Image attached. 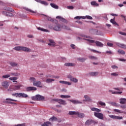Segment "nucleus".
<instances>
[{
  "label": "nucleus",
  "instance_id": "1",
  "mask_svg": "<svg viewBox=\"0 0 126 126\" xmlns=\"http://www.w3.org/2000/svg\"><path fill=\"white\" fill-rule=\"evenodd\" d=\"M91 111H93V112H97L94 113V117L98 118V119H99V120H103V119H104V115L102 113H99L101 112V110L95 107H93L91 108Z\"/></svg>",
  "mask_w": 126,
  "mask_h": 126
},
{
  "label": "nucleus",
  "instance_id": "2",
  "mask_svg": "<svg viewBox=\"0 0 126 126\" xmlns=\"http://www.w3.org/2000/svg\"><path fill=\"white\" fill-rule=\"evenodd\" d=\"M53 29L55 31H61L62 29H65L66 30H69V28L65 25L57 24L53 27Z\"/></svg>",
  "mask_w": 126,
  "mask_h": 126
},
{
  "label": "nucleus",
  "instance_id": "3",
  "mask_svg": "<svg viewBox=\"0 0 126 126\" xmlns=\"http://www.w3.org/2000/svg\"><path fill=\"white\" fill-rule=\"evenodd\" d=\"M30 80L31 81V82H32L33 86H37V87H40V88L43 87L42 82L40 81H36V78L34 77H30Z\"/></svg>",
  "mask_w": 126,
  "mask_h": 126
},
{
  "label": "nucleus",
  "instance_id": "4",
  "mask_svg": "<svg viewBox=\"0 0 126 126\" xmlns=\"http://www.w3.org/2000/svg\"><path fill=\"white\" fill-rule=\"evenodd\" d=\"M53 101H56V102H58L59 104H61V105H66V102L65 100H63L61 99H53Z\"/></svg>",
  "mask_w": 126,
  "mask_h": 126
},
{
  "label": "nucleus",
  "instance_id": "5",
  "mask_svg": "<svg viewBox=\"0 0 126 126\" xmlns=\"http://www.w3.org/2000/svg\"><path fill=\"white\" fill-rule=\"evenodd\" d=\"M109 117L111 119H114V120H123V117L117 116L116 115H109Z\"/></svg>",
  "mask_w": 126,
  "mask_h": 126
},
{
  "label": "nucleus",
  "instance_id": "6",
  "mask_svg": "<svg viewBox=\"0 0 126 126\" xmlns=\"http://www.w3.org/2000/svg\"><path fill=\"white\" fill-rule=\"evenodd\" d=\"M26 90L28 92L29 91H36V90H37V88L34 87H29L26 88Z\"/></svg>",
  "mask_w": 126,
  "mask_h": 126
},
{
  "label": "nucleus",
  "instance_id": "7",
  "mask_svg": "<svg viewBox=\"0 0 126 126\" xmlns=\"http://www.w3.org/2000/svg\"><path fill=\"white\" fill-rule=\"evenodd\" d=\"M68 78H69L70 81H72L75 83L78 82V80L77 79L72 77V76L69 75L68 76Z\"/></svg>",
  "mask_w": 126,
  "mask_h": 126
},
{
  "label": "nucleus",
  "instance_id": "8",
  "mask_svg": "<svg viewBox=\"0 0 126 126\" xmlns=\"http://www.w3.org/2000/svg\"><path fill=\"white\" fill-rule=\"evenodd\" d=\"M2 14L5 15V16H13V14H12V13L6 11H3Z\"/></svg>",
  "mask_w": 126,
  "mask_h": 126
},
{
  "label": "nucleus",
  "instance_id": "9",
  "mask_svg": "<svg viewBox=\"0 0 126 126\" xmlns=\"http://www.w3.org/2000/svg\"><path fill=\"white\" fill-rule=\"evenodd\" d=\"M21 51L23 52H31V49H29L28 47L21 46Z\"/></svg>",
  "mask_w": 126,
  "mask_h": 126
},
{
  "label": "nucleus",
  "instance_id": "10",
  "mask_svg": "<svg viewBox=\"0 0 126 126\" xmlns=\"http://www.w3.org/2000/svg\"><path fill=\"white\" fill-rule=\"evenodd\" d=\"M36 100H37L38 101H41L45 99V97H44V96H41L40 94H36Z\"/></svg>",
  "mask_w": 126,
  "mask_h": 126
},
{
  "label": "nucleus",
  "instance_id": "11",
  "mask_svg": "<svg viewBox=\"0 0 126 126\" xmlns=\"http://www.w3.org/2000/svg\"><path fill=\"white\" fill-rule=\"evenodd\" d=\"M27 98L28 97V95L25 93H19V97L20 98Z\"/></svg>",
  "mask_w": 126,
  "mask_h": 126
},
{
  "label": "nucleus",
  "instance_id": "12",
  "mask_svg": "<svg viewBox=\"0 0 126 126\" xmlns=\"http://www.w3.org/2000/svg\"><path fill=\"white\" fill-rule=\"evenodd\" d=\"M9 64L10 66H12L13 67H18V63L15 62H10Z\"/></svg>",
  "mask_w": 126,
  "mask_h": 126
},
{
  "label": "nucleus",
  "instance_id": "13",
  "mask_svg": "<svg viewBox=\"0 0 126 126\" xmlns=\"http://www.w3.org/2000/svg\"><path fill=\"white\" fill-rule=\"evenodd\" d=\"M37 2L44 4V5H48V3L46 1H42L41 0H35Z\"/></svg>",
  "mask_w": 126,
  "mask_h": 126
},
{
  "label": "nucleus",
  "instance_id": "14",
  "mask_svg": "<svg viewBox=\"0 0 126 126\" xmlns=\"http://www.w3.org/2000/svg\"><path fill=\"white\" fill-rule=\"evenodd\" d=\"M48 41L50 42L48 43L49 46H55L56 45V42L53 39H49Z\"/></svg>",
  "mask_w": 126,
  "mask_h": 126
},
{
  "label": "nucleus",
  "instance_id": "15",
  "mask_svg": "<svg viewBox=\"0 0 126 126\" xmlns=\"http://www.w3.org/2000/svg\"><path fill=\"white\" fill-rule=\"evenodd\" d=\"M95 44H96V46H97V47H103V46H104V44H103V43H102V42H100V41H96L95 42H94Z\"/></svg>",
  "mask_w": 126,
  "mask_h": 126
},
{
  "label": "nucleus",
  "instance_id": "16",
  "mask_svg": "<svg viewBox=\"0 0 126 126\" xmlns=\"http://www.w3.org/2000/svg\"><path fill=\"white\" fill-rule=\"evenodd\" d=\"M76 116H78V118H84V117H85L84 114L82 113H79L78 112H77Z\"/></svg>",
  "mask_w": 126,
  "mask_h": 126
},
{
  "label": "nucleus",
  "instance_id": "17",
  "mask_svg": "<svg viewBox=\"0 0 126 126\" xmlns=\"http://www.w3.org/2000/svg\"><path fill=\"white\" fill-rule=\"evenodd\" d=\"M2 86L3 87H4V88H8V86H9V85L8 84V82H3L2 83Z\"/></svg>",
  "mask_w": 126,
  "mask_h": 126
},
{
  "label": "nucleus",
  "instance_id": "18",
  "mask_svg": "<svg viewBox=\"0 0 126 126\" xmlns=\"http://www.w3.org/2000/svg\"><path fill=\"white\" fill-rule=\"evenodd\" d=\"M52 125V123L51 122L47 121L46 122H44L42 124H41V126H50Z\"/></svg>",
  "mask_w": 126,
  "mask_h": 126
},
{
  "label": "nucleus",
  "instance_id": "19",
  "mask_svg": "<svg viewBox=\"0 0 126 126\" xmlns=\"http://www.w3.org/2000/svg\"><path fill=\"white\" fill-rule=\"evenodd\" d=\"M60 83H62V84H65L67 85H71V83L69 82H66L64 81H59Z\"/></svg>",
  "mask_w": 126,
  "mask_h": 126
},
{
  "label": "nucleus",
  "instance_id": "20",
  "mask_svg": "<svg viewBox=\"0 0 126 126\" xmlns=\"http://www.w3.org/2000/svg\"><path fill=\"white\" fill-rule=\"evenodd\" d=\"M70 101L73 103V104H82V102L77 100H70Z\"/></svg>",
  "mask_w": 126,
  "mask_h": 126
},
{
  "label": "nucleus",
  "instance_id": "21",
  "mask_svg": "<svg viewBox=\"0 0 126 126\" xmlns=\"http://www.w3.org/2000/svg\"><path fill=\"white\" fill-rule=\"evenodd\" d=\"M10 76H19L20 75V73L18 72H14V73H10Z\"/></svg>",
  "mask_w": 126,
  "mask_h": 126
},
{
  "label": "nucleus",
  "instance_id": "22",
  "mask_svg": "<svg viewBox=\"0 0 126 126\" xmlns=\"http://www.w3.org/2000/svg\"><path fill=\"white\" fill-rule=\"evenodd\" d=\"M77 60L79 62H80L81 63H84L85 61L87 60V58H77Z\"/></svg>",
  "mask_w": 126,
  "mask_h": 126
},
{
  "label": "nucleus",
  "instance_id": "23",
  "mask_svg": "<svg viewBox=\"0 0 126 126\" xmlns=\"http://www.w3.org/2000/svg\"><path fill=\"white\" fill-rule=\"evenodd\" d=\"M116 45L121 48H123V49H126V45L124 44H121L119 43H117Z\"/></svg>",
  "mask_w": 126,
  "mask_h": 126
},
{
  "label": "nucleus",
  "instance_id": "24",
  "mask_svg": "<svg viewBox=\"0 0 126 126\" xmlns=\"http://www.w3.org/2000/svg\"><path fill=\"white\" fill-rule=\"evenodd\" d=\"M93 123V121L91 120H88L87 121L85 122V124L86 126H90L91 125V123Z\"/></svg>",
  "mask_w": 126,
  "mask_h": 126
},
{
  "label": "nucleus",
  "instance_id": "25",
  "mask_svg": "<svg viewBox=\"0 0 126 126\" xmlns=\"http://www.w3.org/2000/svg\"><path fill=\"white\" fill-rule=\"evenodd\" d=\"M4 10H6L7 11H10V12H12L13 11H14V10L10 7H5L4 8Z\"/></svg>",
  "mask_w": 126,
  "mask_h": 126
},
{
  "label": "nucleus",
  "instance_id": "26",
  "mask_svg": "<svg viewBox=\"0 0 126 126\" xmlns=\"http://www.w3.org/2000/svg\"><path fill=\"white\" fill-rule=\"evenodd\" d=\"M110 22L111 23H112L113 25H117V26H119V24H118V23H117V22L115 21V18H114V19H111Z\"/></svg>",
  "mask_w": 126,
  "mask_h": 126
},
{
  "label": "nucleus",
  "instance_id": "27",
  "mask_svg": "<svg viewBox=\"0 0 126 126\" xmlns=\"http://www.w3.org/2000/svg\"><path fill=\"white\" fill-rule=\"evenodd\" d=\"M50 5H51V6H52V7H53V8H55V9H59V6L56 5V4H55V3H50Z\"/></svg>",
  "mask_w": 126,
  "mask_h": 126
},
{
  "label": "nucleus",
  "instance_id": "28",
  "mask_svg": "<svg viewBox=\"0 0 126 126\" xmlns=\"http://www.w3.org/2000/svg\"><path fill=\"white\" fill-rule=\"evenodd\" d=\"M49 121H51L53 122V121H56V122H59V123L61 122V121H58V118L57 117H55V116H53L52 118H50Z\"/></svg>",
  "mask_w": 126,
  "mask_h": 126
},
{
  "label": "nucleus",
  "instance_id": "29",
  "mask_svg": "<svg viewBox=\"0 0 126 126\" xmlns=\"http://www.w3.org/2000/svg\"><path fill=\"white\" fill-rule=\"evenodd\" d=\"M64 65H65V66H74L75 64L73 63H65Z\"/></svg>",
  "mask_w": 126,
  "mask_h": 126
},
{
  "label": "nucleus",
  "instance_id": "30",
  "mask_svg": "<svg viewBox=\"0 0 126 126\" xmlns=\"http://www.w3.org/2000/svg\"><path fill=\"white\" fill-rule=\"evenodd\" d=\"M56 18H58V19H60L61 21H62L63 22H66V20L64 19L63 18H62L61 16H57L56 17Z\"/></svg>",
  "mask_w": 126,
  "mask_h": 126
},
{
  "label": "nucleus",
  "instance_id": "31",
  "mask_svg": "<svg viewBox=\"0 0 126 126\" xmlns=\"http://www.w3.org/2000/svg\"><path fill=\"white\" fill-rule=\"evenodd\" d=\"M14 50L18 52H21V46H17L14 48Z\"/></svg>",
  "mask_w": 126,
  "mask_h": 126
},
{
  "label": "nucleus",
  "instance_id": "32",
  "mask_svg": "<svg viewBox=\"0 0 126 126\" xmlns=\"http://www.w3.org/2000/svg\"><path fill=\"white\" fill-rule=\"evenodd\" d=\"M91 4L94 6H99V4L97 3L95 1H92Z\"/></svg>",
  "mask_w": 126,
  "mask_h": 126
},
{
  "label": "nucleus",
  "instance_id": "33",
  "mask_svg": "<svg viewBox=\"0 0 126 126\" xmlns=\"http://www.w3.org/2000/svg\"><path fill=\"white\" fill-rule=\"evenodd\" d=\"M75 19H77L78 20H80V19H85V16H76L74 18Z\"/></svg>",
  "mask_w": 126,
  "mask_h": 126
},
{
  "label": "nucleus",
  "instance_id": "34",
  "mask_svg": "<svg viewBox=\"0 0 126 126\" xmlns=\"http://www.w3.org/2000/svg\"><path fill=\"white\" fill-rule=\"evenodd\" d=\"M98 73H99L98 72H92L90 73V74L92 75V76H95L96 75H98Z\"/></svg>",
  "mask_w": 126,
  "mask_h": 126
},
{
  "label": "nucleus",
  "instance_id": "35",
  "mask_svg": "<svg viewBox=\"0 0 126 126\" xmlns=\"http://www.w3.org/2000/svg\"><path fill=\"white\" fill-rule=\"evenodd\" d=\"M77 114V112L76 111H69L68 114L70 115V116H73V115H75L76 116V114Z\"/></svg>",
  "mask_w": 126,
  "mask_h": 126
},
{
  "label": "nucleus",
  "instance_id": "36",
  "mask_svg": "<svg viewBox=\"0 0 126 126\" xmlns=\"http://www.w3.org/2000/svg\"><path fill=\"white\" fill-rule=\"evenodd\" d=\"M21 87V85H16L14 87L13 89L14 90H20Z\"/></svg>",
  "mask_w": 126,
  "mask_h": 126
},
{
  "label": "nucleus",
  "instance_id": "37",
  "mask_svg": "<svg viewBox=\"0 0 126 126\" xmlns=\"http://www.w3.org/2000/svg\"><path fill=\"white\" fill-rule=\"evenodd\" d=\"M53 81H55V79H47L46 80V83H51V82H53Z\"/></svg>",
  "mask_w": 126,
  "mask_h": 126
},
{
  "label": "nucleus",
  "instance_id": "38",
  "mask_svg": "<svg viewBox=\"0 0 126 126\" xmlns=\"http://www.w3.org/2000/svg\"><path fill=\"white\" fill-rule=\"evenodd\" d=\"M120 104H125L126 102V98H121L120 99Z\"/></svg>",
  "mask_w": 126,
  "mask_h": 126
},
{
  "label": "nucleus",
  "instance_id": "39",
  "mask_svg": "<svg viewBox=\"0 0 126 126\" xmlns=\"http://www.w3.org/2000/svg\"><path fill=\"white\" fill-rule=\"evenodd\" d=\"M119 54H120V55H125L126 54V52H125V51L119 49L118 51Z\"/></svg>",
  "mask_w": 126,
  "mask_h": 126
},
{
  "label": "nucleus",
  "instance_id": "40",
  "mask_svg": "<svg viewBox=\"0 0 126 126\" xmlns=\"http://www.w3.org/2000/svg\"><path fill=\"white\" fill-rule=\"evenodd\" d=\"M84 98L85 99H86V100L87 101H88V102H91V101H92V99H91L87 95H85L84 96Z\"/></svg>",
  "mask_w": 126,
  "mask_h": 126
},
{
  "label": "nucleus",
  "instance_id": "41",
  "mask_svg": "<svg viewBox=\"0 0 126 126\" xmlns=\"http://www.w3.org/2000/svg\"><path fill=\"white\" fill-rule=\"evenodd\" d=\"M98 104L100 105V106H103L104 107H106V103L105 102H103L102 101H98Z\"/></svg>",
  "mask_w": 126,
  "mask_h": 126
},
{
  "label": "nucleus",
  "instance_id": "42",
  "mask_svg": "<svg viewBox=\"0 0 126 126\" xmlns=\"http://www.w3.org/2000/svg\"><path fill=\"white\" fill-rule=\"evenodd\" d=\"M38 30H40V31H43V32H48V30H46L41 27H39L37 28Z\"/></svg>",
  "mask_w": 126,
  "mask_h": 126
},
{
  "label": "nucleus",
  "instance_id": "43",
  "mask_svg": "<svg viewBox=\"0 0 126 126\" xmlns=\"http://www.w3.org/2000/svg\"><path fill=\"white\" fill-rule=\"evenodd\" d=\"M26 10L27 11H29V12H31V13H36V12H35L30 9H28V8H26Z\"/></svg>",
  "mask_w": 126,
  "mask_h": 126
},
{
  "label": "nucleus",
  "instance_id": "44",
  "mask_svg": "<svg viewBox=\"0 0 126 126\" xmlns=\"http://www.w3.org/2000/svg\"><path fill=\"white\" fill-rule=\"evenodd\" d=\"M44 16L47 17V19L48 20V21H54V20L53 18H52L51 17L47 16L46 15H43Z\"/></svg>",
  "mask_w": 126,
  "mask_h": 126
},
{
  "label": "nucleus",
  "instance_id": "45",
  "mask_svg": "<svg viewBox=\"0 0 126 126\" xmlns=\"http://www.w3.org/2000/svg\"><path fill=\"white\" fill-rule=\"evenodd\" d=\"M88 50H90V51H92V52H93V53H97L98 54H101V52L95 50L91 49L90 48H88Z\"/></svg>",
  "mask_w": 126,
  "mask_h": 126
},
{
  "label": "nucleus",
  "instance_id": "46",
  "mask_svg": "<svg viewBox=\"0 0 126 126\" xmlns=\"http://www.w3.org/2000/svg\"><path fill=\"white\" fill-rule=\"evenodd\" d=\"M9 80H17L18 79V77H12L9 78Z\"/></svg>",
  "mask_w": 126,
  "mask_h": 126
},
{
  "label": "nucleus",
  "instance_id": "47",
  "mask_svg": "<svg viewBox=\"0 0 126 126\" xmlns=\"http://www.w3.org/2000/svg\"><path fill=\"white\" fill-rule=\"evenodd\" d=\"M109 104L110 105H111L112 106H114L115 107L117 106V103H116L115 102L110 101V102H109Z\"/></svg>",
  "mask_w": 126,
  "mask_h": 126
},
{
  "label": "nucleus",
  "instance_id": "48",
  "mask_svg": "<svg viewBox=\"0 0 126 126\" xmlns=\"http://www.w3.org/2000/svg\"><path fill=\"white\" fill-rule=\"evenodd\" d=\"M86 41H88V42H89V43H95V40H92V39H85Z\"/></svg>",
  "mask_w": 126,
  "mask_h": 126
},
{
  "label": "nucleus",
  "instance_id": "49",
  "mask_svg": "<svg viewBox=\"0 0 126 126\" xmlns=\"http://www.w3.org/2000/svg\"><path fill=\"white\" fill-rule=\"evenodd\" d=\"M60 97L61 98H70V95H61L60 96Z\"/></svg>",
  "mask_w": 126,
  "mask_h": 126
},
{
  "label": "nucleus",
  "instance_id": "50",
  "mask_svg": "<svg viewBox=\"0 0 126 126\" xmlns=\"http://www.w3.org/2000/svg\"><path fill=\"white\" fill-rule=\"evenodd\" d=\"M122 93H123V92H112V94H122Z\"/></svg>",
  "mask_w": 126,
  "mask_h": 126
},
{
  "label": "nucleus",
  "instance_id": "51",
  "mask_svg": "<svg viewBox=\"0 0 126 126\" xmlns=\"http://www.w3.org/2000/svg\"><path fill=\"white\" fill-rule=\"evenodd\" d=\"M10 76V74H6L5 75L2 76L3 78H8Z\"/></svg>",
  "mask_w": 126,
  "mask_h": 126
},
{
  "label": "nucleus",
  "instance_id": "52",
  "mask_svg": "<svg viewBox=\"0 0 126 126\" xmlns=\"http://www.w3.org/2000/svg\"><path fill=\"white\" fill-rule=\"evenodd\" d=\"M12 95L14 96V97H19V93L12 94Z\"/></svg>",
  "mask_w": 126,
  "mask_h": 126
},
{
  "label": "nucleus",
  "instance_id": "53",
  "mask_svg": "<svg viewBox=\"0 0 126 126\" xmlns=\"http://www.w3.org/2000/svg\"><path fill=\"white\" fill-rule=\"evenodd\" d=\"M114 90H117L118 91H123V88H114Z\"/></svg>",
  "mask_w": 126,
  "mask_h": 126
},
{
  "label": "nucleus",
  "instance_id": "54",
  "mask_svg": "<svg viewBox=\"0 0 126 126\" xmlns=\"http://www.w3.org/2000/svg\"><path fill=\"white\" fill-rule=\"evenodd\" d=\"M5 103H7V104H11L12 105H16V103L11 101H5Z\"/></svg>",
  "mask_w": 126,
  "mask_h": 126
},
{
  "label": "nucleus",
  "instance_id": "55",
  "mask_svg": "<svg viewBox=\"0 0 126 126\" xmlns=\"http://www.w3.org/2000/svg\"><path fill=\"white\" fill-rule=\"evenodd\" d=\"M90 59H91V60H95V61H97V60H98V58L94 56H91L90 57Z\"/></svg>",
  "mask_w": 126,
  "mask_h": 126
},
{
  "label": "nucleus",
  "instance_id": "56",
  "mask_svg": "<svg viewBox=\"0 0 126 126\" xmlns=\"http://www.w3.org/2000/svg\"><path fill=\"white\" fill-rule=\"evenodd\" d=\"M6 101H12L13 102H17V100L15 99H12L11 98H6Z\"/></svg>",
  "mask_w": 126,
  "mask_h": 126
},
{
  "label": "nucleus",
  "instance_id": "57",
  "mask_svg": "<svg viewBox=\"0 0 126 126\" xmlns=\"http://www.w3.org/2000/svg\"><path fill=\"white\" fill-rule=\"evenodd\" d=\"M114 112H117V113H123V111H121L120 110H119V109H114Z\"/></svg>",
  "mask_w": 126,
  "mask_h": 126
},
{
  "label": "nucleus",
  "instance_id": "58",
  "mask_svg": "<svg viewBox=\"0 0 126 126\" xmlns=\"http://www.w3.org/2000/svg\"><path fill=\"white\" fill-rule=\"evenodd\" d=\"M119 34H121V35H123L124 36H126V33L123 32H120Z\"/></svg>",
  "mask_w": 126,
  "mask_h": 126
},
{
  "label": "nucleus",
  "instance_id": "59",
  "mask_svg": "<svg viewBox=\"0 0 126 126\" xmlns=\"http://www.w3.org/2000/svg\"><path fill=\"white\" fill-rule=\"evenodd\" d=\"M67 8L68 9H73L74 7H73V6H68L67 7Z\"/></svg>",
  "mask_w": 126,
  "mask_h": 126
},
{
  "label": "nucleus",
  "instance_id": "60",
  "mask_svg": "<svg viewBox=\"0 0 126 126\" xmlns=\"http://www.w3.org/2000/svg\"><path fill=\"white\" fill-rule=\"evenodd\" d=\"M113 45H114L113 43L110 42L107 43V46H108V47H113Z\"/></svg>",
  "mask_w": 126,
  "mask_h": 126
},
{
  "label": "nucleus",
  "instance_id": "61",
  "mask_svg": "<svg viewBox=\"0 0 126 126\" xmlns=\"http://www.w3.org/2000/svg\"><path fill=\"white\" fill-rule=\"evenodd\" d=\"M86 18H87V19H90L91 20H92V19H93V18H92V17L90 16H86Z\"/></svg>",
  "mask_w": 126,
  "mask_h": 126
},
{
  "label": "nucleus",
  "instance_id": "62",
  "mask_svg": "<svg viewBox=\"0 0 126 126\" xmlns=\"http://www.w3.org/2000/svg\"><path fill=\"white\" fill-rule=\"evenodd\" d=\"M106 53L108 54V55H112V54H113V53L111 51H107L106 52Z\"/></svg>",
  "mask_w": 126,
  "mask_h": 126
},
{
  "label": "nucleus",
  "instance_id": "63",
  "mask_svg": "<svg viewBox=\"0 0 126 126\" xmlns=\"http://www.w3.org/2000/svg\"><path fill=\"white\" fill-rule=\"evenodd\" d=\"M119 67H118L116 65H112V68H113V69H116V68H118Z\"/></svg>",
  "mask_w": 126,
  "mask_h": 126
},
{
  "label": "nucleus",
  "instance_id": "64",
  "mask_svg": "<svg viewBox=\"0 0 126 126\" xmlns=\"http://www.w3.org/2000/svg\"><path fill=\"white\" fill-rule=\"evenodd\" d=\"M32 100H33L34 101H36V100H37V98L36 97V95H35V96H32Z\"/></svg>",
  "mask_w": 126,
  "mask_h": 126
}]
</instances>
